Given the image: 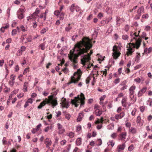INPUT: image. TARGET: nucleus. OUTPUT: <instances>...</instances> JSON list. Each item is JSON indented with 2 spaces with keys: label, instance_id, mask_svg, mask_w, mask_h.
<instances>
[{
  "label": "nucleus",
  "instance_id": "1",
  "mask_svg": "<svg viewBox=\"0 0 152 152\" xmlns=\"http://www.w3.org/2000/svg\"><path fill=\"white\" fill-rule=\"evenodd\" d=\"M92 45L91 43L90 39L86 37H83L82 41L76 44L73 49V51L72 50L70 51L71 56L69 57L77 59L79 56H81L83 54L87 53L88 50L91 48Z\"/></svg>",
  "mask_w": 152,
  "mask_h": 152
},
{
  "label": "nucleus",
  "instance_id": "2",
  "mask_svg": "<svg viewBox=\"0 0 152 152\" xmlns=\"http://www.w3.org/2000/svg\"><path fill=\"white\" fill-rule=\"evenodd\" d=\"M136 32L134 33L132 35V36L134 35L135 37H133V39H135L136 41L135 44V46L136 48L137 49H138L141 45V43L142 42V40L140 36L136 34Z\"/></svg>",
  "mask_w": 152,
  "mask_h": 152
},
{
  "label": "nucleus",
  "instance_id": "3",
  "mask_svg": "<svg viewBox=\"0 0 152 152\" xmlns=\"http://www.w3.org/2000/svg\"><path fill=\"white\" fill-rule=\"evenodd\" d=\"M49 99L47 101H46V104H51L52 107L53 108L54 107L58 105V103L57 100V98L53 99V95H50L48 96Z\"/></svg>",
  "mask_w": 152,
  "mask_h": 152
},
{
  "label": "nucleus",
  "instance_id": "4",
  "mask_svg": "<svg viewBox=\"0 0 152 152\" xmlns=\"http://www.w3.org/2000/svg\"><path fill=\"white\" fill-rule=\"evenodd\" d=\"M69 9L71 12L73 13L75 11V10L77 12H78L80 10V7L77 5H75V4H73L72 5L69 6Z\"/></svg>",
  "mask_w": 152,
  "mask_h": 152
},
{
  "label": "nucleus",
  "instance_id": "5",
  "mask_svg": "<svg viewBox=\"0 0 152 152\" xmlns=\"http://www.w3.org/2000/svg\"><path fill=\"white\" fill-rule=\"evenodd\" d=\"M132 44V48H128V49H127V50L128 51L127 52L126 54L128 56L129 55H132V53L135 51V48H136V47L135 46V44Z\"/></svg>",
  "mask_w": 152,
  "mask_h": 152
},
{
  "label": "nucleus",
  "instance_id": "6",
  "mask_svg": "<svg viewBox=\"0 0 152 152\" xmlns=\"http://www.w3.org/2000/svg\"><path fill=\"white\" fill-rule=\"evenodd\" d=\"M115 46H114L113 47V56L114 59H116L120 56L121 53L120 52H118L117 50H115L114 48Z\"/></svg>",
  "mask_w": 152,
  "mask_h": 152
},
{
  "label": "nucleus",
  "instance_id": "7",
  "mask_svg": "<svg viewBox=\"0 0 152 152\" xmlns=\"http://www.w3.org/2000/svg\"><path fill=\"white\" fill-rule=\"evenodd\" d=\"M147 87H144L141 90L139 91L138 93V96L140 97L142 95V94L145 93L146 91Z\"/></svg>",
  "mask_w": 152,
  "mask_h": 152
},
{
  "label": "nucleus",
  "instance_id": "8",
  "mask_svg": "<svg viewBox=\"0 0 152 152\" xmlns=\"http://www.w3.org/2000/svg\"><path fill=\"white\" fill-rule=\"evenodd\" d=\"M45 143L47 147H48L51 145L52 142L50 139L47 138L45 140Z\"/></svg>",
  "mask_w": 152,
  "mask_h": 152
},
{
  "label": "nucleus",
  "instance_id": "9",
  "mask_svg": "<svg viewBox=\"0 0 152 152\" xmlns=\"http://www.w3.org/2000/svg\"><path fill=\"white\" fill-rule=\"evenodd\" d=\"M85 55H82L81 56V57L82 59L81 60V63L83 65H85V63L88 61L87 59H86V58L85 57Z\"/></svg>",
  "mask_w": 152,
  "mask_h": 152
},
{
  "label": "nucleus",
  "instance_id": "10",
  "mask_svg": "<svg viewBox=\"0 0 152 152\" xmlns=\"http://www.w3.org/2000/svg\"><path fill=\"white\" fill-rule=\"evenodd\" d=\"M71 102L73 104L75 105L76 107H77L79 105V104H77L79 103L77 99H71Z\"/></svg>",
  "mask_w": 152,
  "mask_h": 152
},
{
  "label": "nucleus",
  "instance_id": "11",
  "mask_svg": "<svg viewBox=\"0 0 152 152\" xmlns=\"http://www.w3.org/2000/svg\"><path fill=\"white\" fill-rule=\"evenodd\" d=\"M17 14L18 18L20 20L23 19L24 18L23 14L22 13H20L19 10L17 11Z\"/></svg>",
  "mask_w": 152,
  "mask_h": 152
},
{
  "label": "nucleus",
  "instance_id": "12",
  "mask_svg": "<svg viewBox=\"0 0 152 152\" xmlns=\"http://www.w3.org/2000/svg\"><path fill=\"white\" fill-rule=\"evenodd\" d=\"M83 113L82 112L79 114V115L77 119V121H81L83 117Z\"/></svg>",
  "mask_w": 152,
  "mask_h": 152
},
{
  "label": "nucleus",
  "instance_id": "13",
  "mask_svg": "<svg viewBox=\"0 0 152 152\" xmlns=\"http://www.w3.org/2000/svg\"><path fill=\"white\" fill-rule=\"evenodd\" d=\"M82 142V138L81 137L78 138L76 141V144L77 145L79 146L81 145Z\"/></svg>",
  "mask_w": 152,
  "mask_h": 152
},
{
  "label": "nucleus",
  "instance_id": "14",
  "mask_svg": "<svg viewBox=\"0 0 152 152\" xmlns=\"http://www.w3.org/2000/svg\"><path fill=\"white\" fill-rule=\"evenodd\" d=\"M46 104V101L44 100L37 107V108L39 109H41L42 107L45 105Z\"/></svg>",
  "mask_w": 152,
  "mask_h": 152
},
{
  "label": "nucleus",
  "instance_id": "15",
  "mask_svg": "<svg viewBox=\"0 0 152 152\" xmlns=\"http://www.w3.org/2000/svg\"><path fill=\"white\" fill-rule=\"evenodd\" d=\"M129 132L132 134H134L136 133L137 131L136 129L133 127H131L129 128Z\"/></svg>",
  "mask_w": 152,
  "mask_h": 152
},
{
  "label": "nucleus",
  "instance_id": "16",
  "mask_svg": "<svg viewBox=\"0 0 152 152\" xmlns=\"http://www.w3.org/2000/svg\"><path fill=\"white\" fill-rule=\"evenodd\" d=\"M126 132H124L121 134L119 136V137L122 140H123L126 139Z\"/></svg>",
  "mask_w": 152,
  "mask_h": 152
},
{
  "label": "nucleus",
  "instance_id": "17",
  "mask_svg": "<svg viewBox=\"0 0 152 152\" xmlns=\"http://www.w3.org/2000/svg\"><path fill=\"white\" fill-rule=\"evenodd\" d=\"M63 102L64 105L65 106V107L66 108H68L69 106V104L68 102L66 101V98L64 99Z\"/></svg>",
  "mask_w": 152,
  "mask_h": 152
},
{
  "label": "nucleus",
  "instance_id": "18",
  "mask_svg": "<svg viewBox=\"0 0 152 152\" xmlns=\"http://www.w3.org/2000/svg\"><path fill=\"white\" fill-rule=\"evenodd\" d=\"M102 111L99 109H96L95 111V113L97 116H100L102 114Z\"/></svg>",
  "mask_w": 152,
  "mask_h": 152
},
{
  "label": "nucleus",
  "instance_id": "19",
  "mask_svg": "<svg viewBox=\"0 0 152 152\" xmlns=\"http://www.w3.org/2000/svg\"><path fill=\"white\" fill-rule=\"evenodd\" d=\"M125 147V143H123L122 145H119L118 146V151L120 152L121 150L124 149Z\"/></svg>",
  "mask_w": 152,
  "mask_h": 152
},
{
  "label": "nucleus",
  "instance_id": "20",
  "mask_svg": "<svg viewBox=\"0 0 152 152\" xmlns=\"http://www.w3.org/2000/svg\"><path fill=\"white\" fill-rule=\"evenodd\" d=\"M126 99L125 98H124L121 101V104L122 106H123L124 107H126Z\"/></svg>",
  "mask_w": 152,
  "mask_h": 152
},
{
  "label": "nucleus",
  "instance_id": "21",
  "mask_svg": "<svg viewBox=\"0 0 152 152\" xmlns=\"http://www.w3.org/2000/svg\"><path fill=\"white\" fill-rule=\"evenodd\" d=\"M98 34V32L96 30H94V32L92 34V37L93 39H95L97 37Z\"/></svg>",
  "mask_w": 152,
  "mask_h": 152
},
{
  "label": "nucleus",
  "instance_id": "22",
  "mask_svg": "<svg viewBox=\"0 0 152 152\" xmlns=\"http://www.w3.org/2000/svg\"><path fill=\"white\" fill-rule=\"evenodd\" d=\"M74 79V76H71V81L67 83H66L67 85H69L70 84H71L72 83H75L76 82L73 81Z\"/></svg>",
  "mask_w": 152,
  "mask_h": 152
},
{
  "label": "nucleus",
  "instance_id": "23",
  "mask_svg": "<svg viewBox=\"0 0 152 152\" xmlns=\"http://www.w3.org/2000/svg\"><path fill=\"white\" fill-rule=\"evenodd\" d=\"M28 84V82H25L24 84L23 85V91L24 92H26L27 91V84Z\"/></svg>",
  "mask_w": 152,
  "mask_h": 152
},
{
  "label": "nucleus",
  "instance_id": "24",
  "mask_svg": "<svg viewBox=\"0 0 152 152\" xmlns=\"http://www.w3.org/2000/svg\"><path fill=\"white\" fill-rule=\"evenodd\" d=\"M82 55H85L84 56L86 58V59L88 61H89L91 59V58L90 57V54L89 53H88L87 55L84 54V53Z\"/></svg>",
  "mask_w": 152,
  "mask_h": 152
},
{
  "label": "nucleus",
  "instance_id": "25",
  "mask_svg": "<svg viewBox=\"0 0 152 152\" xmlns=\"http://www.w3.org/2000/svg\"><path fill=\"white\" fill-rule=\"evenodd\" d=\"M40 10H39V9L38 8H36L35 12L33 14V16H37Z\"/></svg>",
  "mask_w": 152,
  "mask_h": 152
},
{
  "label": "nucleus",
  "instance_id": "26",
  "mask_svg": "<svg viewBox=\"0 0 152 152\" xmlns=\"http://www.w3.org/2000/svg\"><path fill=\"white\" fill-rule=\"evenodd\" d=\"M144 9L143 6H141L140 7L138 10L137 12L141 13L144 11Z\"/></svg>",
  "mask_w": 152,
  "mask_h": 152
},
{
  "label": "nucleus",
  "instance_id": "27",
  "mask_svg": "<svg viewBox=\"0 0 152 152\" xmlns=\"http://www.w3.org/2000/svg\"><path fill=\"white\" fill-rule=\"evenodd\" d=\"M70 60L74 63L76 64L77 62V59H75V58H73L72 57L69 58Z\"/></svg>",
  "mask_w": 152,
  "mask_h": 152
},
{
  "label": "nucleus",
  "instance_id": "28",
  "mask_svg": "<svg viewBox=\"0 0 152 152\" xmlns=\"http://www.w3.org/2000/svg\"><path fill=\"white\" fill-rule=\"evenodd\" d=\"M80 76L79 75H77V77L75 79L74 77V79L73 80V81L76 82L75 83H76L78 82L80 80Z\"/></svg>",
  "mask_w": 152,
  "mask_h": 152
},
{
  "label": "nucleus",
  "instance_id": "29",
  "mask_svg": "<svg viewBox=\"0 0 152 152\" xmlns=\"http://www.w3.org/2000/svg\"><path fill=\"white\" fill-rule=\"evenodd\" d=\"M81 72L80 69H78L77 71L74 73L73 76H74V77L76 74H77L78 75H79L80 74L79 72Z\"/></svg>",
  "mask_w": 152,
  "mask_h": 152
},
{
  "label": "nucleus",
  "instance_id": "30",
  "mask_svg": "<svg viewBox=\"0 0 152 152\" xmlns=\"http://www.w3.org/2000/svg\"><path fill=\"white\" fill-rule=\"evenodd\" d=\"M48 30V28H44L42 29L41 31V34H44Z\"/></svg>",
  "mask_w": 152,
  "mask_h": 152
},
{
  "label": "nucleus",
  "instance_id": "31",
  "mask_svg": "<svg viewBox=\"0 0 152 152\" xmlns=\"http://www.w3.org/2000/svg\"><path fill=\"white\" fill-rule=\"evenodd\" d=\"M23 8H21L19 9V11L21 12H24L26 11V9L24 6L23 7Z\"/></svg>",
  "mask_w": 152,
  "mask_h": 152
},
{
  "label": "nucleus",
  "instance_id": "32",
  "mask_svg": "<svg viewBox=\"0 0 152 152\" xmlns=\"http://www.w3.org/2000/svg\"><path fill=\"white\" fill-rule=\"evenodd\" d=\"M134 149L133 145L132 144L128 148V150L130 151H132Z\"/></svg>",
  "mask_w": 152,
  "mask_h": 152
},
{
  "label": "nucleus",
  "instance_id": "33",
  "mask_svg": "<svg viewBox=\"0 0 152 152\" xmlns=\"http://www.w3.org/2000/svg\"><path fill=\"white\" fill-rule=\"evenodd\" d=\"M135 86H132L129 89V91H134L135 89Z\"/></svg>",
  "mask_w": 152,
  "mask_h": 152
},
{
  "label": "nucleus",
  "instance_id": "34",
  "mask_svg": "<svg viewBox=\"0 0 152 152\" xmlns=\"http://www.w3.org/2000/svg\"><path fill=\"white\" fill-rule=\"evenodd\" d=\"M80 96L81 97L80 99V100H85V99L84 95L83 93H81Z\"/></svg>",
  "mask_w": 152,
  "mask_h": 152
},
{
  "label": "nucleus",
  "instance_id": "35",
  "mask_svg": "<svg viewBox=\"0 0 152 152\" xmlns=\"http://www.w3.org/2000/svg\"><path fill=\"white\" fill-rule=\"evenodd\" d=\"M39 46L41 48L42 50H44L45 49V45L44 43L41 44Z\"/></svg>",
  "mask_w": 152,
  "mask_h": 152
},
{
  "label": "nucleus",
  "instance_id": "36",
  "mask_svg": "<svg viewBox=\"0 0 152 152\" xmlns=\"http://www.w3.org/2000/svg\"><path fill=\"white\" fill-rule=\"evenodd\" d=\"M71 29H72V27L69 26L65 28V30L67 32H69Z\"/></svg>",
  "mask_w": 152,
  "mask_h": 152
},
{
  "label": "nucleus",
  "instance_id": "37",
  "mask_svg": "<svg viewBox=\"0 0 152 152\" xmlns=\"http://www.w3.org/2000/svg\"><path fill=\"white\" fill-rule=\"evenodd\" d=\"M54 15H56L58 16L60 15V12L59 10H57L55 11L54 12Z\"/></svg>",
  "mask_w": 152,
  "mask_h": 152
},
{
  "label": "nucleus",
  "instance_id": "38",
  "mask_svg": "<svg viewBox=\"0 0 152 152\" xmlns=\"http://www.w3.org/2000/svg\"><path fill=\"white\" fill-rule=\"evenodd\" d=\"M22 51L20 49L17 52V56H20L22 55Z\"/></svg>",
  "mask_w": 152,
  "mask_h": 152
},
{
  "label": "nucleus",
  "instance_id": "39",
  "mask_svg": "<svg viewBox=\"0 0 152 152\" xmlns=\"http://www.w3.org/2000/svg\"><path fill=\"white\" fill-rule=\"evenodd\" d=\"M140 111L142 113L144 111L145 109V107L144 106H142L140 107Z\"/></svg>",
  "mask_w": 152,
  "mask_h": 152
},
{
  "label": "nucleus",
  "instance_id": "40",
  "mask_svg": "<svg viewBox=\"0 0 152 152\" xmlns=\"http://www.w3.org/2000/svg\"><path fill=\"white\" fill-rule=\"evenodd\" d=\"M128 37V36L127 35H123L122 36V39L124 40L127 39Z\"/></svg>",
  "mask_w": 152,
  "mask_h": 152
},
{
  "label": "nucleus",
  "instance_id": "41",
  "mask_svg": "<svg viewBox=\"0 0 152 152\" xmlns=\"http://www.w3.org/2000/svg\"><path fill=\"white\" fill-rule=\"evenodd\" d=\"M140 53H138V54L136 56V60H137V62H138V61L140 60Z\"/></svg>",
  "mask_w": 152,
  "mask_h": 152
},
{
  "label": "nucleus",
  "instance_id": "42",
  "mask_svg": "<svg viewBox=\"0 0 152 152\" xmlns=\"http://www.w3.org/2000/svg\"><path fill=\"white\" fill-rule=\"evenodd\" d=\"M69 136L70 138L73 137L74 136V133L72 132H71L69 134Z\"/></svg>",
  "mask_w": 152,
  "mask_h": 152
},
{
  "label": "nucleus",
  "instance_id": "43",
  "mask_svg": "<svg viewBox=\"0 0 152 152\" xmlns=\"http://www.w3.org/2000/svg\"><path fill=\"white\" fill-rule=\"evenodd\" d=\"M148 15L147 14L143 15L142 16V18H148Z\"/></svg>",
  "mask_w": 152,
  "mask_h": 152
},
{
  "label": "nucleus",
  "instance_id": "44",
  "mask_svg": "<svg viewBox=\"0 0 152 152\" xmlns=\"http://www.w3.org/2000/svg\"><path fill=\"white\" fill-rule=\"evenodd\" d=\"M141 120V118L140 116H138L137 118V123H140Z\"/></svg>",
  "mask_w": 152,
  "mask_h": 152
},
{
  "label": "nucleus",
  "instance_id": "45",
  "mask_svg": "<svg viewBox=\"0 0 152 152\" xmlns=\"http://www.w3.org/2000/svg\"><path fill=\"white\" fill-rule=\"evenodd\" d=\"M17 34V31L16 29H13L12 32V35H15Z\"/></svg>",
  "mask_w": 152,
  "mask_h": 152
},
{
  "label": "nucleus",
  "instance_id": "46",
  "mask_svg": "<svg viewBox=\"0 0 152 152\" xmlns=\"http://www.w3.org/2000/svg\"><path fill=\"white\" fill-rule=\"evenodd\" d=\"M71 116L70 114H67L65 115V118L67 120H69L70 119Z\"/></svg>",
  "mask_w": 152,
  "mask_h": 152
},
{
  "label": "nucleus",
  "instance_id": "47",
  "mask_svg": "<svg viewBox=\"0 0 152 152\" xmlns=\"http://www.w3.org/2000/svg\"><path fill=\"white\" fill-rule=\"evenodd\" d=\"M62 71L64 72V73L66 74L68 71V69L66 67H65L64 69H63Z\"/></svg>",
  "mask_w": 152,
  "mask_h": 152
},
{
  "label": "nucleus",
  "instance_id": "48",
  "mask_svg": "<svg viewBox=\"0 0 152 152\" xmlns=\"http://www.w3.org/2000/svg\"><path fill=\"white\" fill-rule=\"evenodd\" d=\"M146 33L143 32L142 33L141 36H140L141 38V37H142V38H144L145 37H146Z\"/></svg>",
  "mask_w": 152,
  "mask_h": 152
},
{
  "label": "nucleus",
  "instance_id": "49",
  "mask_svg": "<svg viewBox=\"0 0 152 152\" xmlns=\"http://www.w3.org/2000/svg\"><path fill=\"white\" fill-rule=\"evenodd\" d=\"M135 81L138 82V83H140L141 81L139 77H137L134 80Z\"/></svg>",
  "mask_w": 152,
  "mask_h": 152
},
{
  "label": "nucleus",
  "instance_id": "50",
  "mask_svg": "<svg viewBox=\"0 0 152 152\" xmlns=\"http://www.w3.org/2000/svg\"><path fill=\"white\" fill-rule=\"evenodd\" d=\"M91 80L90 77H88L86 80V84H88L90 82V80Z\"/></svg>",
  "mask_w": 152,
  "mask_h": 152
},
{
  "label": "nucleus",
  "instance_id": "51",
  "mask_svg": "<svg viewBox=\"0 0 152 152\" xmlns=\"http://www.w3.org/2000/svg\"><path fill=\"white\" fill-rule=\"evenodd\" d=\"M10 7L8 8L7 9V15H8V17H9L10 16Z\"/></svg>",
  "mask_w": 152,
  "mask_h": 152
},
{
  "label": "nucleus",
  "instance_id": "52",
  "mask_svg": "<svg viewBox=\"0 0 152 152\" xmlns=\"http://www.w3.org/2000/svg\"><path fill=\"white\" fill-rule=\"evenodd\" d=\"M5 139L6 137H4L3 138L2 140L3 144L4 145H5V144L7 143V141L5 140Z\"/></svg>",
  "mask_w": 152,
  "mask_h": 152
},
{
  "label": "nucleus",
  "instance_id": "53",
  "mask_svg": "<svg viewBox=\"0 0 152 152\" xmlns=\"http://www.w3.org/2000/svg\"><path fill=\"white\" fill-rule=\"evenodd\" d=\"M98 141L99 142L98 146L101 145L102 144V141L101 139L99 138L98 139Z\"/></svg>",
  "mask_w": 152,
  "mask_h": 152
},
{
  "label": "nucleus",
  "instance_id": "54",
  "mask_svg": "<svg viewBox=\"0 0 152 152\" xmlns=\"http://www.w3.org/2000/svg\"><path fill=\"white\" fill-rule=\"evenodd\" d=\"M66 141L65 140H64L61 142V145H65L66 143Z\"/></svg>",
  "mask_w": 152,
  "mask_h": 152
},
{
  "label": "nucleus",
  "instance_id": "55",
  "mask_svg": "<svg viewBox=\"0 0 152 152\" xmlns=\"http://www.w3.org/2000/svg\"><path fill=\"white\" fill-rule=\"evenodd\" d=\"M111 137L113 139H115L117 137V134L115 133H113L111 136Z\"/></svg>",
  "mask_w": 152,
  "mask_h": 152
},
{
  "label": "nucleus",
  "instance_id": "56",
  "mask_svg": "<svg viewBox=\"0 0 152 152\" xmlns=\"http://www.w3.org/2000/svg\"><path fill=\"white\" fill-rule=\"evenodd\" d=\"M127 86L123 85V86L121 88L120 90L121 91H123L125 89H126L127 88Z\"/></svg>",
  "mask_w": 152,
  "mask_h": 152
},
{
  "label": "nucleus",
  "instance_id": "57",
  "mask_svg": "<svg viewBox=\"0 0 152 152\" xmlns=\"http://www.w3.org/2000/svg\"><path fill=\"white\" fill-rule=\"evenodd\" d=\"M93 17V15L90 14L87 17V20H90Z\"/></svg>",
  "mask_w": 152,
  "mask_h": 152
},
{
  "label": "nucleus",
  "instance_id": "58",
  "mask_svg": "<svg viewBox=\"0 0 152 152\" xmlns=\"http://www.w3.org/2000/svg\"><path fill=\"white\" fill-rule=\"evenodd\" d=\"M29 69V68H26L25 69V70L23 72V74H25L26 73L28 72Z\"/></svg>",
  "mask_w": 152,
  "mask_h": 152
},
{
  "label": "nucleus",
  "instance_id": "59",
  "mask_svg": "<svg viewBox=\"0 0 152 152\" xmlns=\"http://www.w3.org/2000/svg\"><path fill=\"white\" fill-rule=\"evenodd\" d=\"M80 102L81 103V104H80V107H81L84 104H85L84 100H80Z\"/></svg>",
  "mask_w": 152,
  "mask_h": 152
},
{
  "label": "nucleus",
  "instance_id": "60",
  "mask_svg": "<svg viewBox=\"0 0 152 152\" xmlns=\"http://www.w3.org/2000/svg\"><path fill=\"white\" fill-rule=\"evenodd\" d=\"M57 126H58V129H61L62 128L63 126L62 125H61L60 124L58 123L57 124Z\"/></svg>",
  "mask_w": 152,
  "mask_h": 152
},
{
  "label": "nucleus",
  "instance_id": "61",
  "mask_svg": "<svg viewBox=\"0 0 152 152\" xmlns=\"http://www.w3.org/2000/svg\"><path fill=\"white\" fill-rule=\"evenodd\" d=\"M119 80L120 79L117 78L115 80L114 82L115 84H117L119 82Z\"/></svg>",
  "mask_w": 152,
  "mask_h": 152
},
{
  "label": "nucleus",
  "instance_id": "62",
  "mask_svg": "<svg viewBox=\"0 0 152 152\" xmlns=\"http://www.w3.org/2000/svg\"><path fill=\"white\" fill-rule=\"evenodd\" d=\"M10 63L9 64V66H12L14 64V61L13 60H11L10 61Z\"/></svg>",
  "mask_w": 152,
  "mask_h": 152
},
{
  "label": "nucleus",
  "instance_id": "63",
  "mask_svg": "<svg viewBox=\"0 0 152 152\" xmlns=\"http://www.w3.org/2000/svg\"><path fill=\"white\" fill-rule=\"evenodd\" d=\"M57 115H56V117H59L61 114V112L60 111H58L56 113Z\"/></svg>",
  "mask_w": 152,
  "mask_h": 152
},
{
  "label": "nucleus",
  "instance_id": "64",
  "mask_svg": "<svg viewBox=\"0 0 152 152\" xmlns=\"http://www.w3.org/2000/svg\"><path fill=\"white\" fill-rule=\"evenodd\" d=\"M28 103H29L31 104H32L33 103L32 99L31 98H30L28 99L27 101Z\"/></svg>",
  "mask_w": 152,
  "mask_h": 152
}]
</instances>
